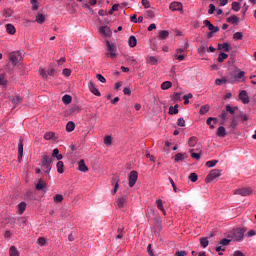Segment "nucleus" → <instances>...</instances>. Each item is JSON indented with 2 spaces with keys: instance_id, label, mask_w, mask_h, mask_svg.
<instances>
[{
  "instance_id": "nucleus-13",
  "label": "nucleus",
  "mask_w": 256,
  "mask_h": 256,
  "mask_svg": "<svg viewBox=\"0 0 256 256\" xmlns=\"http://www.w3.org/2000/svg\"><path fill=\"white\" fill-rule=\"evenodd\" d=\"M99 33H101V35H104V37H111V35H113V32L111 31V28H109V26L100 27Z\"/></svg>"
},
{
  "instance_id": "nucleus-10",
  "label": "nucleus",
  "mask_w": 256,
  "mask_h": 256,
  "mask_svg": "<svg viewBox=\"0 0 256 256\" xmlns=\"http://www.w3.org/2000/svg\"><path fill=\"white\" fill-rule=\"evenodd\" d=\"M88 87L93 95H95L96 97H101V92L99 91V89H97V86H95V83H93V81H89Z\"/></svg>"
},
{
  "instance_id": "nucleus-19",
  "label": "nucleus",
  "mask_w": 256,
  "mask_h": 256,
  "mask_svg": "<svg viewBox=\"0 0 256 256\" xmlns=\"http://www.w3.org/2000/svg\"><path fill=\"white\" fill-rule=\"evenodd\" d=\"M125 203H127V196L119 197L116 200V204H117L118 209H123V207L125 206Z\"/></svg>"
},
{
  "instance_id": "nucleus-16",
  "label": "nucleus",
  "mask_w": 256,
  "mask_h": 256,
  "mask_svg": "<svg viewBox=\"0 0 256 256\" xmlns=\"http://www.w3.org/2000/svg\"><path fill=\"white\" fill-rule=\"evenodd\" d=\"M218 51H224L225 53H229V51H231V44H229L228 42L218 44Z\"/></svg>"
},
{
  "instance_id": "nucleus-21",
  "label": "nucleus",
  "mask_w": 256,
  "mask_h": 256,
  "mask_svg": "<svg viewBox=\"0 0 256 256\" xmlns=\"http://www.w3.org/2000/svg\"><path fill=\"white\" fill-rule=\"evenodd\" d=\"M111 183H112V185H113V183H115L114 189L112 190V195H115V193H117V191L119 190V178L113 177L111 180Z\"/></svg>"
},
{
  "instance_id": "nucleus-39",
  "label": "nucleus",
  "mask_w": 256,
  "mask_h": 256,
  "mask_svg": "<svg viewBox=\"0 0 256 256\" xmlns=\"http://www.w3.org/2000/svg\"><path fill=\"white\" fill-rule=\"evenodd\" d=\"M189 147H195L197 145V137L192 136L188 140Z\"/></svg>"
},
{
  "instance_id": "nucleus-32",
  "label": "nucleus",
  "mask_w": 256,
  "mask_h": 256,
  "mask_svg": "<svg viewBox=\"0 0 256 256\" xmlns=\"http://www.w3.org/2000/svg\"><path fill=\"white\" fill-rule=\"evenodd\" d=\"M171 87H173V83H171V81H165L161 84V89L163 91H167V89H171Z\"/></svg>"
},
{
  "instance_id": "nucleus-11",
  "label": "nucleus",
  "mask_w": 256,
  "mask_h": 256,
  "mask_svg": "<svg viewBox=\"0 0 256 256\" xmlns=\"http://www.w3.org/2000/svg\"><path fill=\"white\" fill-rule=\"evenodd\" d=\"M169 9L171 11H181V13H183V4L181 2H172Z\"/></svg>"
},
{
  "instance_id": "nucleus-12",
  "label": "nucleus",
  "mask_w": 256,
  "mask_h": 256,
  "mask_svg": "<svg viewBox=\"0 0 256 256\" xmlns=\"http://www.w3.org/2000/svg\"><path fill=\"white\" fill-rule=\"evenodd\" d=\"M36 191H43V193H47V183L43 181V179H39L36 184Z\"/></svg>"
},
{
  "instance_id": "nucleus-26",
  "label": "nucleus",
  "mask_w": 256,
  "mask_h": 256,
  "mask_svg": "<svg viewBox=\"0 0 256 256\" xmlns=\"http://www.w3.org/2000/svg\"><path fill=\"white\" fill-rule=\"evenodd\" d=\"M9 84V80H7V77L5 74H0V85L2 87H7V85Z\"/></svg>"
},
{
  "instance_id": "nucleus-23",
  "label": "nucleus",
  "mask_w": 256,
  "mask_h": 256,
  "mask_svg": "<svg viewBox=\"0 0 256 256\" xmlns=\"http://www.w3.org/2000/svg\"><path fill=\"white\" fill-rule=\"evenodd\" d=\"M6 32L8 35H15L17 30L15 29V26L13 24H6Z\"/></svg>"
},
{
  "instance_id": "nucleus-61",
  "label": "nucleus",
  "mask_w": 256,
  "mask_h": 256,
  "mask_svg": "<svg viewBox=\"0 0 256 256\" xmlns=\"http://www.w3.org/2000/svg\"><path fill=\"white\" fill-rule=\"evenodd\" d=\"M207 51V44H201L200 48L198 49L199 53H205Z\"/></svg>"
},
{
  "instance_id": "nucleus-55",
  "label": "nucleus",
  "mask_w": 256,
  "mask_h": 256,
  "mask_svg": "<svg viewBox=\"0 0 256 256\" xmlns=\"http://www.w3.org/2000/svg\"><path fill=\"white\" fill-rule=\"evenodd\" d=\"M232 9H233V11H240L241 10V4L239 2H233L232 3Z\"/></svg>"
},
{
  "instance_id": "nucleus-24",
  "label": "nucleus",
  "mask_w": 256,
  "mask_h": 256,
  "mask_svg": "<svg viewBox=\"0 0 256 256\" xmlns=\"http://www.w3.org/2000/svg\"><path fill=\"white\" fill-rule=\"evenodd\" d=\"M27 209V203L25 202H20L18 204V213L19 215H23L25 213V210Z\"/></svg>"
},
{
  "instance_id": "nucleus-60",
  "label": "nucleus",
  "mask_w": 256,
  "mask_h": 256,
  "mask_svg": "<svg viewBox=\"0 0 256 256\" xmlns=\"http://www.w3.org/2000/svg\"><path fill=\"white\" fill-rule=\"evenodd\" d=\"M111 143H113V139L111 138V136H105L104 138V144H106L107 146L111 145Z\"/></svg>"
},
{
  "instance_id": "nucleus-47",
  "label": "nucleus",
  "mask_w": 256,
  "mask_h": 256,
  "mask_svg": "<svg viewBox=\"0 0 256 256\" xmlns=\"http://www.w3.org/2000/svg\"><path fill=\"white\" fill-rule=\"evenodd\" d=\"M172 101H174V103H179V101H181V93L175 92Z\"/></svg>"
},
{
  "instance_id": "nucleus-14",
  "label": "nucleus",
  "mask_w": 256,
  "mask_h": 256,
  "mask_svg": "<svg viewBox=\"0 0 256 256\" xmlns=\"http://www.w3.org/2000/svg\"><path fill=\"white\" fill-rule=\"evenodd\" d=\"M51 163H53V157L42 155V159H41L42 167L49 166L51 165Z\"/></svg>"
},
{
  "instance_id": "nucleus-25",
  "label": "nucleus",
  "mask_w": 256,
  "mask_h": 256,
  "mask_svg": "<svg viewBox=\"0 0 256 256\" xmlns=\"http://www.w3.org/2000/svg\"><path fill=\"white\" fill-rule=\"evenodd\" d=\"M128 45L129 47H137V37L134 35L130 36L128 39Z\"/></svg>"
},
{
  "instance_id": "nucleus-41",
  "label": "nucleus",
  "mask_w": 256,
  "mask_h": 256,
  "mask_svg": "<svg viewBox=\"0 0 256 256\" xmlns=\"http://www.w3.org/2000/svg\"><path fill=\"white\" fill-rule=\"evenodd\" d=\"M9 255L10 256H19V251L15 246H11L9 250Z\"/></svg>"
},
{
  "instance_id": "nucleus-37",
  "label": "nucleus",
  "mask_w": 256,
  "mask_h": 256,
  "mask_svg": "<svg viewBox=\"0 0 256 256\" xmlns=\"http://www.w3.org/2000/svg\"><path fill=\"white\" fill-rule=\"evenodd\" d=\"M229 57V55L225 52H221L217 58L218 63H223V61H225V59H227Z\"/></svg>"
},
{
  "instance_id": "nucleus-36",
  "label": "nucleus",
  "mask_w": 256,
  "mask_h": 256,
  "mask_svg": "<svg viewBox=\"0 0 256 256\" xmlns=\"http://www.w3.org/2000/svg\"><path fill=\"white\" fill-rule=\"evenodd\" d=\"M52 157H55L57 161H61V159H63V155L59 154V149L57 148L53 150Z\"/></svg>"
},
{
  "instance_id": "nucleus-48",
  "label": "nucleus",
  "mask_w": 256,
  "mask_h": 256,
  "mask_svg": "<svg viewBox=\"0 0 256 256\" xmlns=\"http://www.w3.org/2000/svg\"><path fill=\"white\" fill-rule=\"evenodd\" d=\"M32 5V11H37L39 9V1L37 0H30Z\"/></svg>"
},
{
  "instance_id": "nucleus-4",
  "label": "nucleus",
  "mask_w": 256,
  "mask_h": 256,
  "mask_svg": "<svg viewBox=\"0 0 256 256\" xmlns=\"http://www.w3.org/2000/svg\"><path fill=\"white\" fill-rule=\"evenodd\" d=\"M10 63H12L13 67H16L19 64V61L23 60V56L21 51H14L8 55Z\"/></svg>"
},
{
  "instance_id": "nucleus-51",
  "label": "nucleus",
  "mask_w": 256,
  "mask_h": 256,
  "mask_svg": "<svg viewBox=\"0 0 256 256\" xmlns=\"http://www.w3.org/2000/svg\"><path fill=\"white\" fill-rule=\"evenodd\" d=\"M190 153L192 159H196V161H199V159H201V154L193 152V149H190Z\"/></svg>"
},
{
  "instance_id": "nucleus-18",
  "label": "nucleus",
  "mask_w": 256,
  "mask_h": 256,
  "mask_svg": "<svg viewBox=\"0 0 256 256\" xmlns=\"http://www.w3.org/2000/svg\"><path fill=\"white\" fill-rule=\"evenodd\" d=\"M78 171H81V173H87V171H89V167L85 164L84 159L78 162Z\"/></svg>"
},
{
  "instance_id": "nucleus-27",
  "label": "nucleus",
  "mask_w": 256,
  "mask_h": 256,
  "mask_svg": "<svg viewBox=\"0 0 256 256\" xmlns=\"http://www.w3.org/2000/svg\"><path fill=\"white\" fill-rule=\"evenodd\" d=\"M169 115H177L179 113V104H176L175 106L169 107Z\"/></svg>"
},
{
  "instance_id": "nucleus-3",
  "label": "nucleus",
  "mask_w": 256,
  "mask_h": 256,
  "mask_svg": "<svg viewBox=\"0 0 256 256\" xmlns=\"http://www.w3.org/2000/svg\"><path fill=\"white\" fill-rule=\"evenodd\" d=\"M243 77H245V72L241 71V69H238L237 74L235 75L230 74L228 77H226V83H230V85L239 83V80L243 79Z\"/></svg>"
},
{
  "instance_id": "nucleus-15",
  "label": "nucleus",
  "mask_w": 256,
  "mask_h": 256,
  "mask_svg": "<svg viewBox=\"0 0 256 256\" xmlns=\"http://www.w3.org/2000/svg\"><path fill=\"white\" fill-rule=\"evenodd\" d=\"M22 159H23V137H20L19 143H18V161L21 163Z\"/></svg>"
},
{
  "instance_id": "nucleus-35",
  "label": "nucleus",
  "mask_w": 256,
  "mask_h": 256,
  "mask_svg": "<svg viewBox=\"0 0 256 256\" xmlns=\"http://www.w3.org/2000/svg\"><path fill=\"white\" fill-rule=\"evenodd\" d=\"M73 101V97H71V95H64L62 97V102L64 103V105H69V103H71Z\"/></svg>"
},
{
  "instance_id": "nucleus-28",
  "label": "nucleus",
  "mask_w": 256,
  "mask_h": 256,
  "mask_svg": "<svg viewBox=\"0 0 256 256\" xmlns=\"http://www.w3.org/2000/svg\"><path fill=\"white\" fill-rule=\"evenodd\" d=\"M211 109V106H209V104H205L203 106L200 107V115H205L207 113H209V110Z\"/></svg>"
},
{
  "instance_id": "nucleus-34",
  "label": "nucleus",
  "mask_w": 256,
  "mask_h": 256,
  "mask_svg": "<svg viewBox=\"0 0 256 256\" xmlns=\"http://www.w3.org/2000/svg\"><path fill=\"white\" fill-rule=\"evenodd\" d=\"M56 167H57V171L58 173L62 174V173H65V170L63 169V167H65V164H63V161H58L57 164H56Z\"/></svg>"
},
{
  "instance_id": "nucleus-62",
  "label": "nucleus",
  "mask_w": 256,
  "mask_h": 256,
  "mask_svg": "<svg viewBox=\"0 0 256 256\" xmlns=\"http://www.w3.org/2000/svg\"><path fill=\"white\" fill-rule=\"evenodd\" d=\"M62 74H63L65 77H71V69H69V68L63 69Z\"/></svg>"
},
{
  "instance_id": "nucleus-29",
  "label": "nucleus",
  "mask_w": 256,
  "mask_h": 256,
  "mask_svg": "<svg viewBox=\"0 0 256 256\" xmlns=\"http://www.w3.org/2000/svg\"><path fill=\"white\" fill-rule=\"evenodd\" d=\"M159 39L161 41H165V39H167V37H169V32L167 30H161L159 32V35H158Z\"/></svg>"
},
{
  "instance_id": "nucleus-52",
  "label": "nucleus",
  "mask_w": 256,
  "mask_h": 256,
  "mask_svg": "<svg viewBox=\"0 0 256 256\" xmlns=\"http://www.w3.org/2000/svg\"><path fill=\"white\" fill-rule=\"evenodd\" d=\"M23 101V98L21 96H15L12 100L13 105H19Z\"/></svg>"
},
{
  "instance_id": "nucleus-49",
  "label": "nucleus",
  "mask_w": 256,
  "mask_h": 256,
  "mask_svg": "<svg viewBox=\"0 0 256 256\" xmlns=\"http://www.w3.org/2000/svg\"><path fill=\"white\" fill-rule=\"evenodd\" d=\"M219 163V160H210L206 162V167H215Z\"/></svg>"
},
{
  "instance_id": "nucleus-44",
  "label": "nucleus",
  "mask_w": 256,
  "mask_h": 256,
  "mask_svg": "<svg viewBox=\"0 0 256 256\" xmlns=\"http://www.w3.org/2000/svg\"><path fill=\"white\" fill-rule=\"evenodd\" d=\"M200 245H201V247H203V249L207 248L209 246L208 238H201Z\"/></svg>"
},
{
  "instance_id": "nucleus-45",
  "label": "nucleus",
  "mask_w": 256,
  "mask_h": 256,
  "mask_svg": "<svg viewBox=\"0 0 256 256\" xmlns=\"http://www.w3.org/2000/svg\"><path fill=\"white\" fill-rule=\"evenodd\" d=\"M238 119H241L242 123H245V121H249V116L243 112H240Z\"/></svg>"
},
{
  "instance_id": "nucleus-43",
  "label": "nucleus",
  "mask_w": 256,
  "mask_h": 256,
  "mask_svg": "<svg viewBox=\"0 0 256 256\" xmlns=\"http://www.w3.org/2000/svg\"><path fill=\"white\" fill-rule=\"evenodd\" d=\"M188 179H189L190 181H192V183H197V179H199V176L197 175V173L192 172V173L189 175Z\"/></svg>"
},
{
  "instance_id": "nucleus-53",
  "label": "nucleus",
  "mask_w": 256,
  "mask_h": 256,
  "mask_svg": "<svg viewBox=\"0 0 256 256\" xmlns=\"http://www.w3.org/2000/svg\"><path fill=\"white\" fill-rule=\"evenodd\" d=\"M229 243H231V239L223 238L222 240H220V245L222 247H227V245H229Z\"/></svg>"
},
{
  "instance_id": "nucleus-8",
  "label": "nucleus",
  "mask_w": 256,
  "mask_h": 256,
  "mask_svg": "<svg viewBox=\"0 0 256 256\" xmlns=\"http://www.w3.org/2000/svg\"><path fill=\"white\" fill-rule=\"evenodd\" d=\"M238 98L240 99V101H242V103L244 105H247L248 103H250V99H249V94L247 93L246 90H242L240 91Z\"/></svg>"
},
{
  "instance_id": "nucleus-54",
  "label": "nucleus",
  "mask_w": 256,
  "mask_h": 256,
  "mask_svg": "<svg viewBox=\"0 0 256 256\" xmlns=\"http://www.w3.org/2000/svg\"><path fill=\"white\" fill-rule=\"evenodd\" d=\"M53 199H54V203H61L63 201V195L56 194Z\"/></svg>"
},
{
  "instance_id": "nucleus-59",
  "label": "nucleus",
  "mask_w": 256,
  "mask_h": 256,
  "mask_svg": "<svg viewBox=\"0 0 256 256\" xmlns=\"http://www.w3.org/2000/svg\"><path fill=\"white\" fill-rule=\"evenodd\" d=\"M81 111V108L79 106H73L70 108V114L73 115V113H79Z\"/></svg>"
},
{
  "instance_id": "nucleus-64",
  "label": "nucleus",
  "mask_w": 256,
  "mask_h": 256,
  "mask_svg": "<svg viewBox=\"0 0 256 256\" xmlns=\"http://www.w3.org/2000/svg\"><path fill=\"white\" fill-rule=\"evenodd\" d=\"M175 256H187V251L185 250L177 251L175 252Z\"/></svg>"
},
{
  "instance_id": "nucleus-6",
  "label": "nucleus",
  "mask_w": 256,
  "mask_h": 256,
  "mask_svg": "<svg viewBox=\"0 0 256 256\" xmlns=\"http://www.w3.org/2000/svg\"><path fill=\"white\" fill-rule=\"evenodd\" d=\"M137 179H139V173L135 170H132L128 176L129 187H135V183H137Z\"/></svg>"
},
{
  "instance_id": "nucleus-2",
  "label": "nucleus",
  "mask_w": 256,
  "mask_h": 256,
  "mask_svg": "<svg viewBox=\"0 0 256 256\" xmlns=\"http://www.w3.org/2000/svg\"><path fill=\"white\" fill-rule=\"evenodd\" d=\"M106 47L107 52L105 53L106 57H109L110 59H117V46L113 43H111L109 40H106Z\"/></svg>"
},
{
  "instance_id": "nucleus-1",
  "label": "nucleus",
  "mask_w": 256,
  "mask_h": 256,
  "mask_svg": "<svg viewBox=\"0 0 256 256\" xmlns=\"http://www.w3.org/2000/svg\"><path fill=\"white\" fill-rule=\"evenodd\" d=\"M247 232V228H236L233 230L231 235V240L239 243L243 241L245 238V233Z\"/></svg>"
},
{
  "instance_id": "nucleus-33",
  "label": "nucleus",
  "mask_w": 256,
  "mask_h": 256,
  "mask_svg": "<svg viewBox=\"0 0 256 256\" xmlns=\"http://www.w3.org/2000/svg\"><path fill=\"white\" fill-rule=\"evenodd\" d=\"M66 131L68 133H71L72 131H75V122L69 121L66 125Z\"/></svg>"
},
{
  "instance_id": "nucleus-20",
  "label": "nucleus",
  "mask_w": 256,
  "mask_h": 256,
  "mask_svg": "<svg viewBox=\"0 0 256 256\" xmlns=\"http://www.w3.org/2000/svg\"><path fill=\"white\" fill-rule=\"evenodd\" d=\"M216 135L217 137L225 138L227 137V130H225V127L220 126L216 131Z\"/></svg>"
},
{
  "instance_id": "nucleus-50",
  "label": "nucleus",
  "mask_w": 256,
  "mask_h": 256,
  "mask_svg": "<svg viewBox=\"0 0 256 256\" xmlns=\"http://www.w3.org/2000/svg\"><path fill=\"white\" fill-rule=\"evenodd\" d=\"M223 83H227V77H223L222 79L221 78H217L215 80V85H223Z\"/></svg>"
},
{
  "instance_id": "nucleus-63",
  "label": "nucleus",
  "mask_w": 256,
  "mask_h": 256,
  "mask_svg": "<svg viewBox=\"0 0 256 256\" xmlns=\"http://www.w3.org/2000/svg\"><path fill=\"white\" fill-rule=\"evenodd\" d=\"M116 239H123V228H118Z\"/></svg>"
},
{
  "instance_id": "nucleus-58",
  "label": "nucleus",
  "mask_w": 256,
  "mask_h": 256,
  "mask_svg": "<svg viewBox=\"0 0 256 256\" xmlns=\"http://www.w3.org/2000/svg\"><path fill=\"white\" fill-rule=\"evenodd\" d=\"M158 60L155 58V56H150L147 63H150V65H157Z\"/></svg>"
},
{
  "instance_id": "nucleus-46",
  "label": "nucleus",
  "mask_w": 256,
  "mask_h": 256,
  "mask_svg": "<svg viewBox=\"0 0 256 256\" xmlns=\"http://www.w3.org/2000/svg\"><path fill=\"white\" fill-rule=\"evenodd\" d=\"M234 41H241L243 39V33L242 32H236L233 34Z\"/></svg>"
},
{
  "instance_id": "nucleus-31",
  "label": "nucleus",
  "mask_w": 256,
  "mask_h": 256,
  "mask_svg": "<svg viewBox=\"0 0 256 256\" xmlns=\"http://www.w3.org/2000/svg\"><path fill=\"white\" fill-rule=\"evenodd\" d=\"M156 205L160 211H162L163 215H167V211H165V208L163 207V200L158 199L156 201Z\"/></svg>"
},
{
  "instance_id": "nucleus-22",
  "label": "nucleus",
  "mask_w": 256,
  "mask_h": 256,
  "mask_svg": "<svg viewBox=\"0 0 256 256\" xmlns=\"http://www.w3.org/2000/svg\"><path fill=\"white\" fill-rule=\"evenodd\" d=\"M227 23H231L232 25H239V17L232 15L227 18Z\"/></svg>"
},
{
  "instance_id": "nucleus-38",
  "label": "nucleus",
  "mask_w": 256,
  "mask_h": 256,
  "mask_svg": "<svg viewBox=\"0 0 256 256\" xmlns=\"http://www.w3.org/2000/svg\"><path fill=\"white\" fill-rule=\"evenodd\" d=\"M55 138V132H46L44 134L45 141H51V139Z\"/></svg>"
},
{
  "instance_id": "nucleus-56",
  "label": "nucleus",
  "mask_w": 256,
  "mask_h": 256,
  "mask_svg": "<svg viewBox=\"0 0 256 256\" xmlns=\"http://www.w3.org/2000/svg\"><path fill=\"white\" fill-rule=\"evenodd\" d=\"M239 125V123H237V119L235 117H232V121L230 123V127L232 129H237V126Z\"/></svg>"
},
{
  "instance_id": "nucleus-42",
  "label": "nucleus",
  "mask_w": 256,
  "mask_h": 256,
  "mask_svg": "<svg viewBox=\"0 0 256 256\" xmlns=\"http://www.w3.org/2000/svg\"><path fill=\"white\" fill-rule=\"evenodd\" d=\"M37 245H40V247H45V245H47V240L45 237H39L37 239Z\"/></svg>"
},
{
  "instance_id": "nucleus-30",
  "label": "nucleus",
  "mask_w": 256,
  "mask_h": 256,
  "mask_svg": "<svg viewBox=\"0 0 256 256\" xmlns=\"http://www.w3.org/2000/svg\"><path fill=\"white\" fill-rule=\"evenodd\" d=\"M239 107L235 106V107H231V105H226V112L230 113V115H235V111H238Z\"/></svg>"
},
{
  "instance_id": "nucleus-5",
  "label": "nucleus",
  "mask_w": 256,
  "mask_h": 256,
  "mask_svg": "<svg viewBox=\"0 0 256 256\" xmlns=\"http://www.w3.org/2000/svg\"><path fill=\"white\" fill-rule=\"evenodd\" d=\"M217 177H221V170L219 169H212L209 174L205 178V183H211Z\"/></svg>"
},
{
  "instance_id": "nucleus-17",
  "label": "nucleus",
  "mask_w": 256,
  "mask_h": 256,
  "mask_svg": "<svg viewBox=\"0 0 256 256\" xmlns=\"http://www.w3.org/2000/svg\"><path fill=\"white\" fill-rule=\"evenodd\" d=\"M189 157V155L187 153H177L174 156V161L175 163H181V161H183L184 159H187Z\"/></svg>"
},
{
  "instance_id": "nucleus-9",
  "label": "nucleus",
  "mask_w": 256,
  "mask_h": 256,
  "mask_svg": "<svg viewBox=\"0 0 256 256\" xmlns=\"http://www.w3.org/2000/svg\"><path fill=\"white\" fill-rule=\"evenodd\" d=\"M203 25H205V27H207V29H209V31L212 33H218L219 31V27L214 26L209 20H204Z\"/></svg>"
},
{
  "instance_id": "nucleus-7",
  "label": "nucleus",
  "mask_w": 256,
  "mask_h": 256,
  "mask_svg": "<svg viewBox=\"0 0 256 256\" xmlns=\"http://www.w3.org/2000/svg\"><path fill=\"white\" fill-rule=\"evenodd\" d=\"M251 193H253L251 188H240L234 191L235 195H241L242 197H247L248 195H251Z\"/></svg>"
},
{
  "instance_id": "nucleus-57",
  "label": "nucleus",
  "mask_w": 256,
  "mask_h": 256,
  "mask_svg": "<svg viewBox=\"0 0 256 256\" xmlns=\"http://www.w3.org/2000/svg\"><path fill=\"white\" fill-rule=\"evenodd\" d=\"M115 11H119V4H114L108 13H109V15H113V13H115Z\"/></svg>"
},
{
  "instance_id": "nucleus-40",
  "label": "nucleus",
  "mask_w": 256,
  "mask_h": 256,
  "mask_svg": "<svg viewBox=\"0 0 256 256\" xmlns=\"http://www.w3.org/2000/svg\"><path fill=\"white\" fill-rule=\"evenodd\" d=\"M36 23H39V25H43V23H45V15L38 14L36 17Z\"/></svg>"
}]
</instances>
